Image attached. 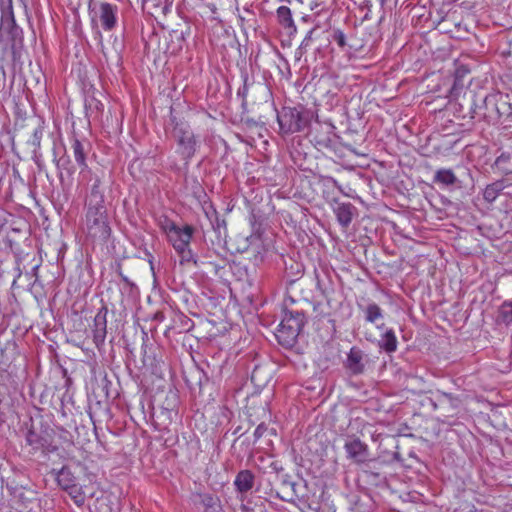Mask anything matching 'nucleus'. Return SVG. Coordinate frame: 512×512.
Listing matches in <instances>:
<instances>
[{
  "instance_id": "14",
  "label": "nucleus",
  "mask_w": 512,
  "mask_h": 512,
  "mask_svg": "<svg viewBox=\"0 0 512 512\" xmlns=\"http://www.w3.org/2000/svg\"><path fill=\"white\" fill-rule=\"evenodd\" d=\"M255 483V476L250 470H241L235 477L234 485L239 493H247Z\"/></svg>"
},
{
  "instance_id": "46",
  "label": "nucleus",
  "mask_w": 512,
  "mask_h": 512,
  "mask_svg": "<svg viewBox=\"0 0 512 512\" xmlns=\"http://www.w3.org/2000/svg\"><path fill=\"white\" fill-rule=\"evenodd\" d=\"M114 45H115V49L117 50V47H116V45H117V39H115V40H114Z\"/></svg>"
},
{
  "instance_id": "42",
  "label": "nucleus",
  "mask_w": 512,
  "mask_h": 512,
  "mask_svg": "<svg viewBox=\"0 0 512 512\" xmlns=\"http://www.w3.org/2000/svg\"><path fill=\"white\" fill-rule=\"evenodd\" d=\"M289 482H291V481H290V480H288V479H284V480H283V482H282V484H283L284 486H289Z\"/></svg>"
},
{
  "instance_id": "34",
  "label": "nucleus",
  "mask_w": 512,
  "mask_h": 512,
  "mask_svg": "<svg viewBox=\"0 0 512 512\" xmlns=\"http://www.w3.org/2000/svg\"><path fill=\"white\" fill-rule=\"evenodd\" d=\"M170 224H175L173 221L169 220L167 217L164 218L163 221L160 222L162 229L166 232L167 236L170 234Z\"/></svg>"
},
{
  "instance_id": "28",
  "label": "nucleus",
  "mask_w": 512,
  "mask_h": 512,
  "mask_svg": "<svg viewBox=\"0 0 512 512\" xmlns=\"http://www.w3.org/2000/svg\"><path fill=\"white\" fill-rule=\"evenodd\" d=\"M438 401L440 404H449L451 408L456 409L459 405V400L454 397L452 394L442 392L439 397Z\"/></svg>"
},
{
  "instance_id": "11",
  "label": "nucleus",
  "mask_w": 512,
  "mask_h": 512,
  "mask_svg": "<svg viewBox=\"0 0 512 512\" xmlns=\"http://www.w3.org/2000/svg\"><path fill=\"white\" fill-rule=\"evenodd\" d=\"M107 314L108 309L102 306L94 317L93 341L97 347L104 344L107 334Z\"/></svg>"
},
{
  "instance_id": "3",
  "label": "nucleus",
  "mask_w": 512,
  "mask_h": 512,
  "mask_svg": "<svg viewBox=\"0 0 512 512\" xmlns=\"http://www.w3.org/2000/svg\"><path fill=\"white\" fill-rule=\"evenodd\" d=\"M169 126L171 136L177 144L176 152L185 161V164H188L199 148L200 141L189 123L180 117L173 108L170 110Z\"/></svg>"
},
{
  "instance_id": "2",
  "label": "nucleus",
  "mask_w": 512,
  "mask_h": 512,
  "mask_svg": "<svg viewBox=\"0 0 512 512\" xmlns=\"http://www.w3.org/2000/svg\"><path fill=\"white\" fill-rule=\"evenodd\" d=\"M473 119H483L489 124H502L512 128V103L510 96L501 92L486 95L472 108Z\"/></svg>"
},
{
  "instance_id": "39",
  "label": "nucleus",
  "mask_w": 512,
  "mask_h": 512,
  "mask_svg": "<svg viewBox=\"0 0 512 512\" xmlns=\"http://www.w3.org/2000/svg\"><path fill=\"white\" fill-rule=\"evenodd\" d=\"M297 483L296 482H289V487L292 490V497H298V491H297Z\"/></svg>"
},
{
  "instance_id": "31",
  "label": "nucleus",
  "mask_w": 512,
  "mask_h": 512,
  "mask_svg": "<svg viewBox=\"0 0 512 512\" xmlns=\"http://www.w3.org/2000/svg\"><path fill=\"white\" fill-rule=\"evenodd\" d=\"M333 40L340 46V47H344L346 45V37H345V34L340 31V30H337L334 32L333 34Z\"/></svg>"
},
{
  "instance_id": "35",
  "label": "nucleus",
  "mask_w": 512,
  "mask_h": 512,
  "mask_svg": "<svg viewBox=\"0 0 512 512\" xmlns=\"http://www.w3.org/2000/svg\"><path fill=\"white\" fill-rule=\"evenodd\" d=\"M212 226H213L214 230L220 234L221 233L220 229H221V227L225 228L226 222H225V220H220L218 217H216V221H215V223H212Z\"/></svg>"
},
{
  "instance_id": "21",
  "label": "nucleus",
  "mask_w": 512,
  "mask_h": 512,
  "mask_svg": "<svg viewBox=\"0 0 512 512\" xmlns=\"http://www.w3.org/2000/svg\"><path fill=\"white\" fill-rule=\"evenodd\" d=\"M505 188L504 181H496L486 186L483 192L485 201L492 203Z\"/></svg>"
},
{
  "instance_id": "1",
  "label": "nucleus",
  "mask_w": 512,
  "mask_h": 512,
  "mask_svg": "<svg viewBox=\"0 0 512 512\" xmlns=\"http://www.w3.org/2000/svg\"><path fill=\"white\" fill-rule=\"evenodd\" d=\"M101 186V177L95 175L85 201V232L92 241L104 244L109 240L112 229Z\"/></svg>"
},
{
  "instance_id": "23",
  "label": "nucleus",
  "mask_w": 512,
  "mask_h": 512,
  "mask_svg": "<svg viewBox=\"0 0 512 512\" xmlns=\"http://www.w3.org/2000/svg\"><path fill=\"white\" fill-rule=\"evenodd\" d=\"M43 126L40 120H37V126L34 128L31 138L28 140V144L33 147V152L36 155L37 150L40 148L41 139L43 136Z\"/></svg>"
},
{
  "instance_id": "17",
  "label": "nucleus",
  "mask_w": 512,
  "mask_h": 512,
  "mask_svg": "<svg viewBox=\"0 0 512 512\" xmlns=\"http://www.w3.org/2000/svg\"><path fill=\"white\" fill-rule=\"evenodd\" d=\"M71 149L73 152V157L75 159L76 164L83 171L87 168L86 164V150L84 148L83 143L78 139H73Z\"/></svg>"
},
{
  "instance_id": "20",
  "label": "nucleus",
  "mask_w": 512,
  "mask_h": 512,
  "mask_svg": "<svg viewBox=\"0 0 512 512\" xmlns=\"http://www.w3.org/2000/svg\"><path fill=\"white\" fill-rule=\"evenodd\" d=\"M277 18L279 23L284 27L296 32V26L292 19L291 10L287 6H280L277 9Z\"/></svg>"
},
{
  "instance_id": "18",
  "label": "nucleus",
  "mask_w": 512,
  "mask_h": 512,
  "mask_svg": "<svg viewBox=\"0 0 512 512\" xmlns=\"http://www.w3.org/2000/svg\"><path fill=\"white\" fill-rule=\"evenodd\" d=\"M433 182L442 186H452L457 182V177L451 169H439L435 172Z\"/></svg>"
},
{
  "instance_id": "8",
  "label": "nucleus",
  "mask_w": 512,
  "mask_h": 512,
  "mask_svg": "<svg viewBox=\"0 0 512 512\" xmlns=\"http://www.w3.org/2000/svg\"><path fill=\"white\" fill-rule=\"evenodd\" d=\"M370 360L367 354H365L359 347L353 346L347 358L344 362V367L349 371L351 375H361L365 372L366 366Z\"/></svg>"
},
{
  "instance_id": "25",
  "label": "nucleus",
  "mask_w": 512,
  "mask_h": 512,
  "mask_svg": "<svg viewBox=\"0 0 512 512\" xmlns=\"http://www.w3.org/2000/svg\"><path fill=\"white\" fill-rule=\"evenodd\" d=\"M500 316L504 323H512V300L505 301L500 308Z\"/></svg>"
},
{
  "instance_id": "9",
  "label": "nucleus",
  "mask_w": 512,
  "mask_h": 512,
  "mask_svg": "<svg viewBox=\"0 0 512 512\" xmlns=\"http://www.w3.org/2000/svg\"><path fill=\"white\" fill-rule=\"evenodd\" d=\"M170 234L168 239L173 245L176 252L184 247L189 246L194 229L190 225H185L183 228L178 227L176 224H170Z\"/></svg>"
},
{
  "instance_id": "40",
  "label": "nucleus",
  "mask_w": 512,
  "mask_h": 512,
  "mask_svg": "<svg viewBox=\"0 0 512 512\" xmlns=\"http://www.w3.org/2000/svg\"><path fill=\"white\" fill-rule=\"evenodd\" d=\"M240 431H241V427L239 426V427H237V428L233 431V433H232V434H233V435H237L238 433H240Z\"/></svg>"
},
{
  "instance_id": "16",
  "label": "nucleus",
  "mask_w": 512,
  "mask_h": 512,
  "mask_svg": "<svg viewBox=\"0 0 512 512\" xmlns=\"http://www.w3.org/2000/svg\"><path fill=\"white\" fill-rule=\"evenodd\" d=\"M397 338L393 329H388L379 340V347L386 353H393L397 350Z\"/></svg>"
},
{
  "instance_id": "41",
  "label": "nucleus",
  "mask_w": 512,
  "mask_h": 512,
  "mask_svg": "<svg viewBox=\"0 0 512 512\" xmlns=\"http://www.w3.org/2000/svg\"><path fill=\"white\" fill-rule=\"evenodd\" d=\"M333 183L342 192L341 186L338 184V182L333 179Z\"/></svg>"
},
{
  "instance_id": "5",
  "label": "nucleus",
  "mask_w": 512,
  "mask_h": 512,
  "mask_svg": "<svg viewBox=\"0 0 512 512\" xmlns=\"http://www.w3.org/2000/svg\"><path fill=\"white\" fill-rule=\"evenodd\" d=\"M19 7H23L22 0H16ZM1 21H0V40H6L16 45L23 40V31L16 24L13 11V0H0Z\"/></svg>"
},
{
  "instance_id": "44",
  "label": "nucleus",
  "mask_w": 512,
  "mask_h": 512,
  "mask_svg": "<svg viewBox=\"0 0 512 512\" xmlns=\"http://www.w3.org/2000/svg\"><path fill=\"white\" fill-rule=\"evenodd\" d=\"M20 276H21V271H20V269H18L17 278H19Z\"/></svg>"
},
{
  "instance_id": "27",
  "label": "nucleus",
  "mask_w": 512,
  "mask_h": 512,
  "mask_svg": "<svg viewBox=\"0 0 512 512\" xmlns=\"http://www.w3.org/2000/svg\"><path fill=\"white\" fill-rule=\"evenodd\" d=\"M180 256V264L193 262L195 265H197V260L194 258V255L190 249L189 246L184 247V249H181L177 252Z\"/></svg>"
},
{
  "instance_id": "24",
  "label": "nucleus",
  "mask_w": 512,
  "mask_h": 512,
  "mask_svg": "<svg viewBox=\"0 0 512 512\" xmlns=\"http://www.w3.org/2000/svg\"><path fill=\"white\" fill-rule=\"evenodd\" d=\"M85 109L86 113L89 115V112L93 114L94 112L99 113L103 110V104L97 100L95 97H89L85 100Z\"/></svg>"
},
{
  "instance_id": "38",
  "label": "nucleus",
  "mask_w": 512,
  "mask_h": 512,
  "mask_svg": "<svg viewBox=\"0 0 512 512\" xmlns=\"http://www.w3.org/2000/svg\"><path fill=\"white\" fill-rule=\"evenodd\" d=\"M314 30H310L306 37L303 39L301 45H300V48H305L309 45V42L311 41L312 39V33H313Z\"/></svg>"
},
{
  "instance_id": "22",
  "label": "nucleus",
  "mask_w": 512,
  "mask_h": 512,
  "mask_svg": "<svg viewBox=\"0 0 512 512\" xmlns=\"http://www.w3.org/2000/svg\"><path fill=\"white\" fill-rule=\"evenodd\" d=\"M363 311L367 322L375 323L377 320L383 319L382 309L376 303L368 304Z\"/></svg>"
},
{
  "instance_id": "19",
  "label": "nucleus",
  "mask_w": 512,
  "mask_h": 512,
  "mask_svg": "<svg viewBox=\"0 0 512 512\" xmlns=\"http://www.w3.org/2000/svg\"><path fill=\"white\" fill-rule=\"evenodd\" d=\"M200 503L204 507V512H221L222 506L220 499L213 494H200Z\"/></svg>"
},
{
  "instance_id": "30",
  "label": "nucleus",
  "mask_w": 512,
  "mask_h": 512,
  "mask_svg": "<svg viewBox=\"0 0 512 512\" xmlns=\"http://www.w3.org/2000/svg\"><path fill=\"white\" fill-rule=\"evenodd\" d=\"M313 140H314L315 144L320 147L327 148V147L331 146V139L329 136L319 138L317 135H315V136H313Z\"/></svg>"
},
{
  "instance_id": "6",
  "label": "nucleus",
  "mask_w": 512,
  "mask_h": 512,
  "mask_svg": "<svg viewBox=\"0 0 512 512\" xmlns=\"http://www.w3.org/2000/svg\"><path fill=\"white\" fill-rule=\"evenodd\" d=\"M313 114L303 107H284L277 115L280 130L292 134L304 130L310 123Z\"/></svg>"
},
{
  "instance_id": "29",
  "label": "nucleus",
  "mask_w": 512,
  "mask_h": 512,
  "mask_svg": "<svg viewBox=\"0 0 512 512\" xmlns=\"http://www.w3.org/2000/svg\"><path fill=\"white\" fill-rule=\"evenodd\" d=\"M57 166L60 169H65L68 174H73L75 172V167L70 165V161L68 158L62 157L57 160Z\"/></svg>"
},
{
  "instance_id": "32",
  "label": "nucleus",
  "mask_w": 512,
  "mask_h": 512,
  "mask_svg": "<svg viewBox=\"0 0 512 512\" xmlns=\"http://www.w3.org/2000/svg\"><path fill=\"white\" fill-rule=\"evenodd\" d=\"M267 427L264 423L259 424L254 431V442H257L266 432Z\"/></svg>"
},
{
  "instance_id": "36",
  "label": "nucleus",
  "mask_w": 512,
  "mask_h": 512,
  "mask_svg": "<svg viewBox=\"0 0 512 512\" xmlns=\"http://www.w3.org/2000/svg\"><path fill=\"white\" fill-rule=\"evenodd\" d=\"M117 273H118L119 277L121 278V280H122L125 284H127V285H128V286H130L131 288H134V287H135V284H134L132 281H130V280H129V278H128L127 276H125V275L122 273V271H121V269H120V268L117 270Z\"/></svg>"
},
{
  "instance_id": "43",
  "label": "nucleus",
  "mask_w": 512,
  "mask_h": 512,
  "mask_svg": "<svg viewBox=\"0 0 512 512\" xmlns=\"http://www.w3.org/2000/svg\"><path fill=\"white\" fill-rule=\"evenodd\" d=\"M281 499L284 500V501H292V497L291 498L282 497Z\"/></svg>"
},
{
  "instance_id": "13",
  "label": "nucleus",
  "mask_w": 512,
  "mask_h": 512,
  "mask_svg": "<svg viewBox=\"0 0 512 512\" xmlns=\"http://www.w3.org/2000/svg\"><path fill=\"white\" fill-rule=\"evenodd\" d=\"M117 6L110 3H101L99 7V19L105 31L112 30L117 23Z\"/></svg>"
},
{
  "instance_id": "12",
  "label": "nucleus",
  "mask_w": 512,
  "mask_h": 512,
  "mask_svg": "<svg viewBox=\"0 0 512 512\" xmlns=\"http://www.w3.org/2000/svg\"><path fill=\"white\" fill-rule=\"evenodd\" d=\"M334 204L333 211L339 224L342 227L347 228L353 220L356 211L355 206L350 202H339L336 199H334Z\"/></svg>"
},
{
  "instance_id": "45",
  "label": "nucleus",
  "mask_w": 512,
  "mask_h": 512,
  "mask_svg": "<svg viewBox=\"0 0 512 512\" xmlns=\"http://www.w3.org/2000/svg\"><path fill=\"white\" fill-rule=\"evenodd\" d=\"M255 373H256V370H254L253 373H252V379L255 378Z\"/></svg>"
},
{
  "instance_id": "10",
  "label": "nucleus",
  "mask_w": 512,
  "mask_h": 512,
  "mask_svg": "<svg viewBox=\"0 0 512 512\" xmlns=\"http://www.w3.org/2000/svg\"><path fill=\"white\" fill-rule=\"evenodd\" d=\"M347 458L357 464L365 463L369 458V449L367 444L359 438H352L345 442L344 445Z\"/></svg>"
},
{
  "instance_id": "33",
  "label": "nucleus",
  "mask_w": 512,
  "mask_h": 512,
  "mask_svg": "<svg viewBox=\"0 0 512 512\" xmlns=\"http://www.w3.org/2000/svg\"><path fill=\"white\" fill-rule=\"evenodd\" d=\"M67 491L73 497V499L75 500V502L77 504H80L84 501V497H83L82 493L80 492V489L78 486H77V490H67Z\"/></svg>"
},
{
  "instance_id": "26",
  "label": "nucleus",
  "mask_w": 512,
  "mask_h": 512,
  "mask_svg": "<svg viewBox=\"0 0 512 512\" xmlns=\"http://www.w3.org/2000/svg\"><path fill=\"white\" fill-rule=\"evenodd\" d=\"M106 379L101 380V385H98V388H100V392L97 393L95 389L92 391V395L97 400V404H100L103 400L106 401L108 398V390H107V383Z\"/></svg>"
},
{
  "instance_id": "7",
  "label": "nucleus",
  "mask_w": 512,
  "mask_h": 512,
  "mask_svg": "<svg viewBox=\"0 0 512 512\" xmlns=\"http://www.w3.org/2000/svg\"><path fill=\"white\" fill-rule=\"evenodd\" d=\"M53 435L54 432L48 425H45L42 421L34 422L31 420L25 432L26 444L34 452H52L56 449L52 444Z\"/></svg>"
},
{
  "instance_id": "4",
  "label": "nucleus",
  "mask_w": 512,
  "mask_h": 512,
  "mask_svg": "<svg viewBox=\"0 0 512 512\" xmlns=\"http://www.w3.org/2000/svg\"><path fill=\"white\" fill-rule=\"evenodd\" d=\"M305 322L302 311L284 308L282 320L275 333L279 344L286 348L293 347Z\"/></svg>"
},
{
  "instance_id": "37",
  "label": "nucleus",
  "mask_w": 512,
  "mask_h": 512,
  "mask_svg": "<svg viewBox=\"0 0 512 512\" xmlns=\"http://www.w3.org/2000/svg\"><path fill=\"white\" fill-rule=\"evenodd\" d=\"M247 92H248V84H247V77H245L243 87L238 90V95L244 99L247 96Z\"/></svg>"
},
{
  "instance_id": "15",
  "label": "nucleus",
  "mask_w": 512,
  "mask_h": 512,
  "mask_svg": "<svg viewBox=\"0 0 512 512\" xmlns=\"http://www.w3.org/2000/svg\"><path fill=\"white\" fill-rule=\"evenodd\" d=\"M57 482L64 490H77V477L67 466L58 472Z\"/></svg>"
}]
</instances>
